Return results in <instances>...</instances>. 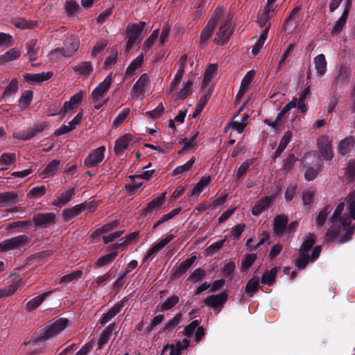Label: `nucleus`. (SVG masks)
<instances>
[{"mask_svg":"<svg viewBox=\"0 0 355 355\" xmlns=\"http://www.w3.org/2000/svg\"><path fill=\"white\" fill-rule=\"evenodd\" d=\"M74 194V188H69L60 192L56 199L53 201L52 204L55 207H62L71 200V198Z\"/></svg>","mask_w":355,"mask_h":355,"instance_id":"nucleus-16","label":"nucleus"},{"mask_svg":"<svg viewBox=\"0 0 355 355\" xmlns=\"http://www.w3.org/2000/svg\"><path fill=\"white\" fill-rule=\"evenodd\" d=\"M174 238L173 234L167 235L164 239H162L159 243L153 246L148 251L146 256V259L149 258L156 252L162 250L166 245H167Z\"/></svg>","mask_w":355,"mask_h":355,"instance_id":"nucleus-31","label":"nucleus"},{"mask_svg":"<svg viewBox=\"0 0 355 355\" xmlns=\"http://www.w3.org/2000/svg\"><path fill=\"white\" fill-rule=\"evenodd\" d=\"M28 242V239L25 235L17 236L9 239H6L0 243V252L12 250L20 248L26 245Z\"/></svg>","mask_w":355,"mask_h":355,"instance_id":"nucleus-9","label":"nucleus"},{"mask_svg":"<svg viewBox=\"0 0 355 355\" xmlns=\"http://www.w3.org/2000/svg\"><path fill=\"white\" fill-rule=\"evenodd\" d=\"M15 153H3L0 157V165H9L15 162Z\"/></svg>","mask_w":355,"mask_h":355,"instance_id":"nucleus-60","label":"nucleus"},{"mask_svg":"<svg viewBox=\"0 0 355 355\" xmlns=\"http://www.w3.org/2000/svg\"><path fill=\"white\" fill-rule=\"evenodd\" d=\"M159 35V29H155L151 35L144 41L142 49L146 53L150 48L153 46L155 42L157 40Z\"/></svg>","mask_w":355,"mask_h":355,"instance_id":"nucleus-46","label":"nucleus"},{"mask_svg":"<svg viewBox=\"0 0 355 355\" xmlns=\"http://www.w3.org/2000/svg\"><path fill=\"white\" fill-rule=\"evenodd\" d=\"M145 26V22H140L139 24L128 26L127 32L128 35V40L126 44V49L128 51H129L135 44L141 42L146 32Z\"/></svg>","mask_w":355,"mask_h":355,"instance_id":"nucleus-6","label":"nucleus"},{"mask_svg":"<svg viewBox=\"0 0 355 355\" xmlns=\"http://www.w3.org/2000/svg\"><path fill=\"white\" fill-rule=\"evenodd\" d=\"M56 220V216L53 212L38 213L33 216V221L36 226L48 227L53 225Z\"/></svg>","mask_w":355,"mask_h":355,"instance_id":"nucleus-13","label":"nucleus"},{"mask_svg":"<svg viewBox=\"0 0 355 355\" xmlns=\"http://www.w3.org/2000/svg\"><path fill=\"white\" fill-rule=\"evenodd\" d=\"M211 178L210 175L202 177L196 184L191 191V196H199L204 189L209 184Z\"/></svg>","mask_w":355,"mask_h":355,"instance_id":"nucleus-36","label":"nucleus"},{"mask_svg":"<svg viewBox=\"0 0 355 355\" xmlns=\"http://www.w3.org/2000/svg\"><path fill=\"white\" fill-rule=\"evenodd\" d=\"M67 323L68 320L66 318H59L52 320L47 324L44 331L40 334L37 342L54 338L66 328Z\"/></svg>","mask_w":355,"mask_h":355,"instance_id":"nucleus-4","label":"nucleus"},{"mask_svg":"<svg viewBox=\"0 0 355 355\" xmlns=\"http://www.w3.org/2000/svg\"><path fill=\"white\" fill-rule=\"evenodd\" d=\"M105 147L101 146L92 150L85 159V164L88 168L94 167L100 164L105 157Z\"/></svg>","mask_w":355,"mask_h":355,"instance_id":"nucleus-14","label":"nucleus"},{"mask_svg":"<svg viewBox=\"0 0 355 355\" xmlns=\"http://www.w3.org/2000/svg\"><path fill=\"white\" fill-rule=\"evenodd\" d=\"M302 164L305 168V179L307 180H314L321 168L320 159L316 151L306 153L302 159Z\"/></svg>","mask_w":355,"mask_h":355,"instance_id":"nucleus-2","label":"nucleus"},{"mask_svg":"<svg viewBox=\"0 0 355 355\" xmlns=\"http://www.w3.org/2000/svg\"><path fill=\"white\" fill-rule=\"evenodd\" d=\"M316 146L318 153L316 152L321 160L331 161L334 158L332 149V139L327 135L319 137L316 140Z\"/></svg>","mask_w":355,"mask_h":355,"instance_id":"nucleus-5","label":"nucleus"},{"mask_svg":"<svg viewBox=\"0 0 355 355\" xmlns=\"http://www.w3.org/2000/svg\"><path fill=\"white\" fill-rule=\"evenodd\" d=\"M199 132L196 131L190 139L184 138L180 141V143L184 146L182 151L195 149L197 147V138Z\"/></svg>","mask_w":355,"mask_h":355,"instance_id":"nucleus-34","label":"nucleus"},{"mask_svg":"<svg viewBox=\"0 0 355 355\" xmlns=\"http://www.w3.org/2000/svg\"><path fill=\"white\" fill-rule=\"evenodd\" d=\"M117 252H112L100 257L94 263V268H98L112 262L117 256Z\"/></svg>","mask_w":355,"mask_h":355,"instance_id":"nucleus-41","label":"nucleus"},{"mask_svg":"<svg viewBox=\"0 0 355 355\" xmlns=\"http://www.w3.org/2000/svg\"><path fill=\"white\" fill-rule=\"evenodd\" d=\"M259 285V279L258 277H253L246 284L245 291L249 294L250 297H252L254 293L257 291Z\"/></svg>","mask_w":355,"mask_h":355,"instance_id":"nucleus-51","label":"nucleus"},{"mask_svg":"<svg viewBox=\"0 0 355 355\" xmlns=\"http://www.w3.org/2000/svg\"><path fill=\"white\" fill-rule=\"evenodd\" d=\"M107 44V42L105 40H102L96 42L91 52L92 58H96L99 55H101V53L103 52Z\"/></svg>","mask_w":355,"mask_h":355,"instance_id":"nucleus-53","label":"nucleus"},{"mask_svg":"<svg viewBox=\"0 0 355 355\" xmlns=\"http://www.w3.org/2000/svg\"><path fill=\"white\" fill-rule=\"evenodd\" d=\"M144 60V53H141L139 55H138L135 60H133L131 63L129 64L126 69V73H132L136 69L141 67Z\"/></svg>","mask_w":355,"mask_h":355,"instance_id":"nucleus-54","label":"nucleus"},{"mask_svg":"<svg viewBox=\"0 0 355 355\" xmlns=\"http://www.w3.org/2000/svg\"><path fill=\"white\" fill-rule=\"evenodd\" d=\"M43 130V128H36L35 130L33 128H31L28 130L26 132H15L13 136L15 138L21 139V140H27L31 137H33L36 132H40Z\"/></svg>","mask_w":355,"mask_h":355,"instance_id":"nucleus-47","label":"nucleus"},{"mask_svg":"<svg viewBox=\"0 0 355 355\" xmlns=\"http://www.w3.org/2000/svg\"><path fill=\"white\" fill-rule=\"evenodd\" d=\"M27 55L30 60H35L37 58L39 47L36 40H31L26 43Z\"/></svg>","mask_w":355,"mask_h":355,"instance_id":"nucleus-42","label":"nucleus"},{"mask_svg":"<svg viewBox=\"0 0 355 355\" xmlns=\"http://www.w3.org/2000/svg\"><path fill=\"white\" fill-rule=\"evenodd\" d=\"M123 302H119L116 304L112 308H111L106 313L103 315L101 319V324H105L109 322L112 318L121 311V309L123 306Z\"/></svg>","mask_w":355,"mask_h":355,"instance_id":"nucleus-33","label":"nucleus"},{"mask_svg":"<svg viewBox=\"0 0 355 355\" xmlns=\"http://www.w3.org/2000/svg\"><path fill=\"white\" fill-rule=\"evenodd\" d=\"M348 13H349L348 9L346 8L344 10L342 16L340 17V19L336 21V23L332 28V31H331L332 35H336L339 34L340 33V31L343 30V28L346 23Z\"/></svg>","mask_w":355,"mask_h":355,"instance_id":"nucleus-35","label":"nucleus"},{"mask_svg":"<svg viewBox=\"0 0 355 355\" xmlns=\"http://www.w3.org/2000/svg\"><path fill=\"white\" fill-rule=\"evenodd\" d=\"M217 69H218V67L215 64H211L207 66V67L205 70V72L203 81H202V87L204 89L207 88V87L209 85V83L216 76Z\"/></svg>","mask_w":355,"mask_h":355,"instance_id":"nucleus-29","label":"nucleus"},{"mask_svg":"<svg viewBox=\"0 0 355 355\" xmlns=\"http://www.w3.org/2000/svg\"><path fill=\"white\" fill-rule=\"evenodd\" d=\"M288 223V218L284 215H279L275 217L273 224V230L276 234H282Z\"/></svg>","mask_w":355,"mask_h":355,"instance_id":"nucleus-30","label":"nucleus"},{"mask_svg":"<svg viewBox=\"0 0 355 355\" xmlns=\"http://www.w3.org/2000/svg\"><path fill=\"white\" fill-rule=\"evenodd\" d=\"M130 113V109L125 108L123 109L115 118V119L113 121V125L115 127H117L122 124L125 119L127 118L128 115Z\"/></svg>","mask_w":355,"mask_h":355,"instance_id":"nucleus-59","label":"nucleus"},{"mask_svg":"<svg viewBox=\"0 0 355 355\" xmlns=\"http://www.w3.org/2000/svg\"><path fill=\"white\" fill-rule=\"evenodd\" d=\"M18 90L17 80L16 78L12 79L3 93V98H7L15 94Z\"/></svg>","mask_w":355,"mask_h":355,"instance_id":"nucleus-52","label":"nucleus"},{"mask_svg":"<svg viewBox=\"0 0 355 355\" xmlns=\"http://www.w3.org/2000/svg\"><path fill=\"white\" fill-rule=\"evenodd\" d=\"M48 293H44L42 295H37L28 301L26 305V309L28 311H31L36 309L43 302L44 298L47 296Z\"/></svg>","mask_w":355,"mask_h":355,"instance_id":"nucleus-43","label":"nucleus"},{"mask_svg":"<svg viewBox=\"0 0 355 355\" xmlns=\"http://www.w3.org/2000/svg\"><path fill=\"white\" fill-rule=\"evenodd\" d=\"M227 299V295L225 293L213 295L207 297L205 300V303L213 309H216L218 307L223 306Z\"/></svg>","mask_w":355,"mask_h":355,"instance_id":"nucleus-18","label":"nucleus"},{"mask_svg":"<svg viewBox=\"0 0 355 355\" xmlns=\"http://www.w3.org/2000/svg\"><path fill=\"white\" fill-rule=\"evenodd\" d=\"M64 10L68 17H74L79 12V5L73 0L67 1L64 3Z\"/></svg>","mask_w":355,"mask_h":355,"instance_id":"nucleus-38","label":"nucleus"},{"mask_svg":"<svg viewBox=\"0 0 355 355\" xmlns=\"http://www.w3.org/2000/svg\"><path fill=\"white\" fill-rule=\"evenodd\" d=\"M131 139L132 136L130 135L125 134L116 141L114 150L116 155H122L123 151L128 147Z\"/></svg>","mask_w":355,"mask_h":355,"instance_id":"nucleus-20","label":"nucleus"},{"mask_svg":"<svg viewBox=\"0 0 355 355\" xmlns=\"http://www.w3.org/2000/svg\"><path fill=\"white\" fill-rule=\"evenodd\" d=\"M292 137V132L291 131H287L283 137L282 138L279 145L275 152V157H279L282 154V153L286 148L288 144L291 141Z\"/></svg>","mask_w":355,"mask_h":355,"instance_id":"nucleus-44","label":"nucleus"},{"mask_svg":"<svg viewBox=\"0 0 355 355\" xmlns=\"http://www.w3.org/2000/svg\"><path fill=\"white\" fill-rule=\"evenodd\" d=\"M329 213V206L325 207L319 212L316 219V224L318 227H321L325 223Z\"/></svg>","mask_w":355,"mask_h":355,"instance_id":"nucleus-58","label":"nucleus"},{"mask_svg":"<svg viewBox=\"0 0 355 355\" xmlns=\"http://www.w3.org/2000/svg\"><path fill=\"white\" fill-rule=\"evenodd\" d=\"M114 329L113 324L109 325L105 329L103 330L98 339V344L99 347H103L109 340L112 336V331Z\"/></svg>","mask_w":355,"mask_h":355,"instance_id":"nucleus-48","label":"nucleus"},{"mask_svg":"<svg viewBox=\"0 0 355 355\" xmlns=\"http://www.w3.org/2000/svg\"><path fill=\"white\" fill-rule=\"evenodd\" d=\"M336 229L338 230V234L339 233V230L343 229L344 231H346L345 235L342 236L340 239L341 243H346L352 239V236L354 234L355 226L351 225V224L347 227H343V225H337Z\"/></svg>","mask_w":355,"mask_h":355,"instance_id":"nucleus-45","label":"nucleus"},{"mask_svg":"<svg viewBox=\"0 0 355 355\" xmlns=\"http://www.w3.org/2000/svg\"><path fill=\"white\" fill-rule=\"evenodd\" d=\"M278 272V268L275 267L272 268L270 270H268L263 273L261 277V283L266 285L272 284Z\"/></svg>","mask_w":355,"mask_h":355,"instance_id":"nucleus-39","label":"nucleus"},{"mask_svg":"<svg viewBox=\"0 0 355 355\" xmlns=\"http://www.w3.org/2000/svg\"><path fill=\"white\" fill-rule=\"evenodd\" d=\"M85 207L84 203L76 205L72 207L65 209L62 211V216L65 220H70L78 216Z\"/></svg>","mask_w":355,"mask_h":355,"instance_id":"nucleus-26","label":"nucleus"},{"mask_svg":"<svg viewBox=\"0 0 355 355\" xmlns=\"http://www.w3.org/2000/svg\"><path fill=\"white\" fill-rule=\"evenodd\" d=\"M79 48V40L76 35H71L66 38L62 49H55L51 52L52 54L61 53L64 57L72 56Z\"/></svg>","mask_w":355,"mask_h":355,"instance_id":"nucleus-7","label":"nucleus"},{"mask_svg":"<svg viewBox=\"0 0 355 355\" xmlns=\"http://www.w3.org/2000/svg\"><path fill=\"white\" fill-rule=\"evenodd\" d=\"M75 73L83 78L88 77L93 71V66L90 62H81L73 67Z\"/></svg>","mask_w":355,"mask_h":355,"instance_id":"nucleus-25","label":"nucleus"},{"mask_svg":"<svg viewBox=\"0 0 355 355\" xmlns=\"http://www.w3.org/2000/svg\"><path fill=\"white\" fill-rule=\"evenodd\" d=\"M60 168V162L54 159L49 162L45 168L40 173V177L42 179L49 178L53 176Z\"/></svg>","mask_w":355,"mask_h":355,"instance_id":"nucleus-19","label":"nucleus"},{"mask_svg":"<svg viewBox=\"0 0 355 355\" xmlns=\"http://www.w3.org/2000/svg\"><path fill=\"white\" fill-rule=\"evenodd\" d=\"M46 188L44 186L35 187L29 191L28 197L30 198H39L44 196Z\"/></svg>","mask_w":355,"mask_h":355,"instance_id":"nucleus-57","label":"nucleus"},{"mask_svg":"<svg viewBox=\"0 0 355 355\" xmlns=\"http://www.w3.org/2000/svg\"><path fill=\"white\" fill-rule=\"evenodd\" d=\"M272 202L271 197H264L260 199L256 205L252 207V214L254 216H258L266 210Z\"/></svg>","mask_w":355,"mask_h":355,"instance_id":"nucleus-27","label":"nucleus"},{"mask_svg":"<svg viewBox=\"0 0 355 355\" xmlns=\"http://www.w3.org/2000/svg\"><path fill=\"white\" fill-rule=\"evenodd\" d=\"M83 97V92L80 91L71 97L70 100L66 101L60 109L58 114L65 116L68 112L77 107L80 103Z\"/></svg>","mask_w":355,"mask_h":355,"instance_id":"nucleus-15","label":"nucleus"},{"mask_svg":"<svg viewBox=\"0 0 355 355\" xmlns=\"http://www.w3.org/2000/svg\"><path fill=\"white\" fill-rule=\"evenodd\" d=\"M230 17H227L219 27V30L216 33V37L214 39V42L218 45H223L225 44L229 40L232 35V31L230 29Z\"/></svg>","mask_w":355,"mask_h":355,"instance_id":"nucleus-12","label":"nucleus"},{"mask_svg":"<svg viewBox=\"0 0 355 355\" xmlns=\"http://www.w3.org/2000/svg\"><path fill=\"white\" fill-rule=\"evenodd\" d=\"M315 242L314 236L310 234L301 245L299 257L295 264L299 269H304L311 261L318 259L321 252L320 246H315L310 255L309 252Z\"/></svg>","mask_w":355,"mask_h":355,"instance_id":"nucleus-1","label":"nucleus"},{"mask_svg":"<svg viewBox=\"0 0 355 355\" xmlns=\"http://www.w3.org/2000/svg\"><path fill=\"white\" fill-rule=\"evenodd\" d=\"M213 89L209 87L207 89L205 88L204 94L200 97L197 105L201 106L204 108L205 105L207 103L210 96L212 94Z\"/></svg>","mask_w":355,"mask_h":355,"instance_id":"nucleus-61","label":"nucleus"},{"mask_svg":"<svg viewBox=\"0 0 355 355\" xmlns=\"http://www.w3.org/2000/svg\"><path fill=\"white\" fill-rule=\"evenodd\" d=\"M33 93L31 90L24 92L19 100V105L22 108H26L32 101Z\"/></svg>","mask_w":355,"mask_h":355,"instance_id":"nucleus-50","label":"nucleus"},{"mask_svg":"<svg viewBox=\"0 0 355 355\" xmlns=\"http://www.w3.org/2000/svg\"><path fill=\"white\" fill-rule=\"evenodd\" d=\"M196 260V257L189 258L180 263L177 271L176 275L178 277L183 275L187 270L192 266Z\"/></svg>","mask_w":355,"mask_h":355,"instance_id":"nucleus-49","label":"nucleus"},{"mask_svg":"<svg viewBox=\"0 0 355 355\" xmlns=\"http://www.w3.org/2000/svg\"><path fill=\"white\" fill-rule=\"evenodd\" d=\"M20 55V52L17 49H12L0 56V64H3L6 62L16 60Z\"/></svg>","mask_w":355,"mask_h":355,"instance_id":"nucleus-37","label":"nucleus"},{"mask_svg":"<svg viewBox=\"0 0 355 355\" xmlns=\"http://www.w3.org/2000/svg\"><path fill=\"white\" fill-rule=\"evenodd\" d=\"M189 340L184 338L182 341H178L175 344L166 345L164 347L163 351L170 349V355H180L182 352L189 346Z\"/></svg>","mask_w":355,"mask_h":355,"instance_id":"nucleus-17","label":"nucleus"},{"mask_svg":"<svg viewBox=\"0 0 355 355\" xmlns=\"http://www.w3.org/2000/svg\"><path fill=\"white\" fill-rule=\"evenodd\" d=\"M254 76V71H250L245 74L241 81L240 89L236 96L237 98H242L243 96L247 92Z\"/></svg>","mask_w":355,"mask_h":355,"instance_id":"nucleus-23","label":"nucleus"},{"mask_svg":"<svg viewBox=\"0 0 355 355\" xmlns=\"http://www.w3.org/2000/svg\"><path fill=\"white\" fill-rule=\"evenodd\" d=\"M315 69L318 76H323L327 71V61L324 54L317 55L313 60Z\"/></svg>","mask_w":355,"mask_h":355,"instance_id":"nucleus-28","label":"nucleus"},{"mask_svg":"<svg viewBox=\"0 0 355 355\" xmlns=\"http://www.w3.org/2000/svg\"><path fill=\"white\" fill-rule=\"evenodd\" d=\"M166 193H163L161 196L157 197L151 200L144 209V214L147 215L149 213L157 211L164 203Z\"/></svg>","mask_w":355,"mask_h":355,"instance_id":"nucleus-22","label":"nucleus"},{"mask_svg":"<svg viewBox=\"0 0 355 355\" xmlns=\"http://www.w3.org/2000/svg\"><path fill=\"white\" fill-rule=\"evenodd\" d=\"M112 81V74L106 76L103 82H101L92 92L89 97L91 103H95L104 99V96L110 87Z\"/></svg>","mask_w":355,"mask_h":355,"instance_id":"nucleus-8","label":"nucleus"},{"mask_svg":"<svg viewBox=\"0 0 355 355\" xmlns=\"http://www.w3.org/2000/svg\"><path fill=\"white\" fill-rule=\"evenodd\" d=\"M53 76L51 71L46 73L42 72L40 73H26L24 76V79L33 84L40 83L44 80H47L51 78Z\"/></svg>","mask_w":355,"mask_h":355,"instance_id":"nucleus-21","label":"nucleus"},{"mask_svg":"<svg viewBox=\"0 0 355 355\" xmlns=\"http://www.w3.org/2000/svg\"><path fill=\"white\" fill-rule=\"evenodd\" d=\"M179 302V297L177 295H173L168 297L160 306L162 310H168L175 306Z\"/></svg>","mask_w":355,"mask_h":355,"instance_id":"nucleus-56","label":"nucleus"},{"mask_svg":"<svg viewBox=\"0 0 355 355\" xmlns=\"http://www.w3.org/2000/svg\"><path fill=\"white\" fill-rule=\"evenodd\" d=\"M345 175L349 180L355 178V159L349 161Z\"/></svg>","mask_w":355,"mask_h":355,"instance_id":"nucleus-64","label":"nucleus"},{"mask_svg":"<svg viewBox=\"0 0 355 355\" xmlns=\"http://www.w3.org/2000/svg\"><path fill=\"white\" fill-rule=\"evenodd\" d=\"M354 141L352 137H348L341 140L337 147L338 153L341 155L348 154L353 149Z\"/></svg>","mask_w":355,"mask_h":355,"instance_id":"nucleus-24","label":"nucleus"},{"mask_svg":"<svg viewBox=\"0 0 355 355\" xmlns=\"http://www.w3.org/2000/svg\"><path fill=\"white\" fill-rule=\"evenodd\" d=\"M195 162V157H192L189 161H187L184 164L176 167L173 171V175H178L183 173L187 171H189L193 166Z\"/></svg>","mask_w":355,"mask_h":355,"instance_id":"nucleus-55","label":"nucleus"},{"mask_svg":"<svg viewBox=\"0 0 355 355\" xmlns=\"http://www.w3.org/2000/svg\"><path fill=\"white\" fill-rule=\"evenodd\" d=\"M150 87V79L146 73L142 74L133 85L131 90V95L133 98H139L148 91Z\"/></svg>","mask_w":355,"mask_h":355,"instance_id":"nucleus-10","label":"nucleus"},{"mask_svg":"<svg viewBox=\"0 0 355 355\" xmlns=\"http://www.w3.org/2000/svg\"><path fill=\"white\" fill-rule=\"evenodd\" d=\"M345 209L344 202L339 203L333 215L330 218V223L331 224L330 228L327 230V237L329 239H332L333 237L338 235V230L336 229L337 225H343V227H347L350 225L351 220L347 216H343L342 213Z\"/></svg>","mask_w":355,"mask_h":355,"instance_id":"nucleus-3","label":"nucleus"},{"mask_svg":"<svg viewBox=\"0 0 355 355\" xmlns=\"http://www.w3.org/2000/svg\"><path fill=\"white\" fill-rule=\"evenodd\" d=\"M245 225L244 224H239L236 225L230 232V238L234 240H238L241 233L244 231Z\"/></svg>","mask_w":355,"mask_h":355,"instance_id":"nucleus-62","label":"nucleus"},{"mask_svg":"<svg viewBox=\"0 0 355 355\" xmlns=\"http://www.w3.org/2000/svg\"><path fill=\"white\" fill-rule=\"evenodd\" d=\"M270 26L266 27L262 34L261 35L259 40L252 46V53L254 55H256L260 50L262 49L263 44L268 37Z\"/></svg>","mask_w":355,"mask_h":355,"instance_id":"nucleus-40","label":"nucleus"},{"mask_svg":"<svg viewBox=\"0 0 355 355\" xmlns=\"http://www.w3.org/2000/svg\"><path fill=\"white\" fill-rule=\"evenodd\" d=\"M222 10L220 9L216 10L214 12V15L209 21L207 25L202 30L200 39V45L204 46L206 44L207 41L211 36L212 32L216 25L218 17L220 16Z\"/></svg>","mask_w":355,"mask_h":355,"instance_id":"nucleus-11","label":"nucleus"},{"mask_svg":"<svg viewBox=\"0 0 355 355\" xmlns=\"http://www.w3.org/2000/svg\"><path fill=\"white\" fill-rule=\"evenodd\" d=\"M193 84V79H189L186 82H184L182 85V88L175 94L176 96V98L178 99H184L186 98L191 91V87Z\"/></svg>","mask_w":355,"mask_h":355,"instance_id":"nucleus-32","label":"nucleus"},{"mask_svg":"<svg viewBox=\"0 0 355 355\" xmlns=\"http://www.w3.org/2000/svg\"><path fill=\"white\" fill-rule=\"evenodd\" d=\"M315 192L313 190L307 189L302 194V202L304 205H311L314 199Z\"/></svg>","mask_w":355,"mask_h":355,"instance_id":"nucleus-63","label":"nucleus"}]
</instances>
